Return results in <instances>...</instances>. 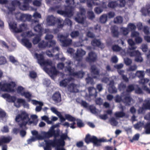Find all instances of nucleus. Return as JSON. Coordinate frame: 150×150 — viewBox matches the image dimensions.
Returning a JSON list of instances; mask_svg holds the SVG:
<instances>
[{
    "instance_id": "obj_7",
    "label": "nucleus",
    "mask_w": 150,
    "mask_h": 150,
    "mask_svg": "<svg viewBox=\"0 0 150 150\" xmlns=\"http://www.w3.org/2000/svg\"><path fill=\"white\" fill-rule=\"evenodd\" d=\"M132 51L129 52V54L131 57H135V61L137 62H141L143 61V59L141 57V54L138 50Z\"/></svg>"
},
{
    "instance_id": "obj_17",
    "label": "nucleus",
    "mask_w": 150,
    "mask_h": 150,
    "mask_svg": "<svg viewBox=\"0 0 150 150\" xmlns=\"http://www.w3.org/2000/svg\"><path fill=\"white\" fill-rule=\"evenodd\" d=\"M12 137L10 136L5 137L2 136L0 139V146L3 143H8L12 140Z\"/></svg>"
},
{
    "instance_id": "obj_60",
    "label": "nucleus",
    "mask_w": 150,
    "mask_h": 150,
    "mask_svg": "<svg viewBox=\"0 0 150 150\" xmlns=\"http://www.w3.org/2000/svg\"><path fill=\"white\" fill-rule=\"evenodd\" d=\"M68 84V83L67 82V81H66L65 79H64L63 80H62L59 83L60 86H61L64 87H66Z\"/></svg>"
},
{
    "instance_id": "obj_44",
    "label": "nucleus",
    "mask_w": 150,
    "mask_h": 150,
    "mask_svg": "<svg viewBox=\"0 0 150 150\" xmlns=\"http://www.w3.org/2000/svg\"><path fill=\"white\" fill-rule=\"evenodd\" d=\"M123 18L121 16H118L115 18L114 19V22L116 23H122Z\"/></svg>"
},
{
    "instance_id": "obj_56",
    "label": "nucleus",
    "mask_w": 150,
    "mask_h": 150,
    "mask_svg": "<svg viewBox=\"0 0 150 150\" xmlns=\"http://www.w3.org/2000/svg\"><path fill=\"white\" fill-rule=\"evenodd\" d=\"M108 91L109 92L112 93H116L117 92V90L114 86H109L108 88Z\"/></svg>"
},
{
    "instance_id": "obj_36",
    "label": "nucleus",
    "mask_w": 150,
    "mask_h": 150,
    "mask_svg": "<svg viewBox=\"0 0 150 150\" xmlns=\"http://www.w3.org/2000/svg\"><path fill=\"white\" fill-rule=\"evenodd\" d=\"M93 79L94 78H93V77H91L90 76H88L87 77L86 79V83L87 84H90L92 86H93L95 84V82L94 81Z\"/></svg>"
},
{
    "instance_id": "obj_10",
    "label": "nucleus",
    "mask_w": 150,
    "mask_h": 150,
    "mask_svg": "<svg viewBox=\"0 0 150 150\" xmlns=\"http://www.w3.org/2000/svg\"><path fill=\"white\" fill-rule=\"evenodd\" d=\"M44 141L45 143V146L44 147V150H51L52 146L53 147L56 146L55 139H54L53 140H45Z\"/></svg>"
},
{
    "instance_id": "obj_55",
    "label": "nucleus",
    "mask_w": 150,
    "mask_h": 150,
    "mask_svg": "<svg viewBox=\"0 0 150 150\" xmlns=\"http://www.w3.org/2000/svg\"><path fill=\"white\" fill-rule=\"evenodd\" d=\"M24 88L22 86H19L17 88V92L18 93L20 94L21 96L23 93Z\"/></svg>"
},
{
    "instance_id": "obj_52",
    "label": "nucleus",
    "mask_w": 150,
    "mask_h": 150,
    "mask_svg": "<svg viewBox=\"0 0 150 150\" xmlns=\"http://www.w3.org/2000/svg\"><path fill=\"white\" fill-rule=\"evenodd\" d=\"M16 98L15 96H11L9 95L7 99V100L9 102L14 103L16 100Z\"/></svg>"
},
{
    "instance_id": "obj_42",
    "label": "nucleus",
    "mask_w": 150,
    "mask_h": 150,
    "mask_svg": "<svg viewBox=\"0 0 150 150\" xmlns=\"http://www.w3.org/2000/svg\"><path fill=\"white\" fill-rule=\"evenodd\" d=\"M55 142L56 146L58 145H61L64 146L65 144V142L64 140L60 139H58L57 138L55 139Z\"/></svg>"
},
{
    "instance_id": "obj_2",
    "label": "nucleus",
    "mask_w": 150,
    "mask_h": 150,
    "mask_svg": "<svg viewBox=\"0 0 150 150\" xmlns=\"http://www.w3.org/2000/svg\"><path fill=\"white\" fill-rule=\"evenodd\" d=\"M47 20L48 23L50 25H54L56 23H57V27L59 28H62L64 26V22L62 20L56 18L52 15L48 16Z\"/></svg>"
},
{
    "instance_id": "obj_8",
    "label": "nucleus",
    "mask_w": 150,
    "mask_h": 150,
    "mask_svg": "<svg viewBox=\"0 0 150 150\" xmlns=\"http://www.w3.org/2000/svg\"><path fill=\"white\" fill-rule=\"evenodd\" d=\"M9 25L11 28L16 33H19L22 32L23 30V28H25V25L24 23L20 25L19 28H17V24L15 22L11 23Z\"/></svg>"
},
{
    "instance_id": "obj_38",
    "label": "nucleus",
    "mask_w": 150,
    "mask_h": 150,
    "mask_svg": "<svg viewBox=\"0 0 150 150\" xmlns=\"http://www.w3.org/2000/svg\"><path fill=\"white\" fill-rule=\"evenodd\" d=\"M118 89L120 91H124L126 89V84L122 82H121L118 86Z\"/></svg>"
},
{
    "instance_id": "obj_54",
    "label": "nucleus",
    "mask_w": 150,
    "mask_h": 150,
    "mask_svg": "<svg viewBox=\"0 0 150 150\" xmlns=\"http://www.w3.org/2000/svg\"><path fill=\"white\" fill-rule=\"evenodd\" d=\"M29 76L31 78L35 79L37 77V74L34 71H30L29 72Z\"/></svg>"
},
{
    "instance_id": "obj_34",
    "label": "nucleus",
    "mask_w": 150,
    "mask_h": 150,
    "mask_svg": "<svg viewBox=\"0 0 150 150\" xmlns=\"http://www.w3.org/2000/svg\"><path fill=\"white\" fill-rule=\"evenodd\" d=\"M127 42L130 46L129 48L130 50H134L137 47L135 46V43L132 39H129Z\"/></svg>"
},
{
    "instance_id": "obj_1",
    "label": "nucleus",
    "mask_w": 150,
    "mask_h": 150,
    "mask_svg": "<svg viewBox=\"0 0 150 150\" xmlns=\"http://www.w3.org/2000/svg\"><path fill=\"white\" fill-rule=\"evenodd\" d=\"M15 120L18 123V125L21 128L25 127L28 123V125H30L34 122L33 121L30 120L28 115L25 111L18 114L16 116Z\"/></svg>"
},
{
    "instance_id": "obj_12",
    "label": "nucleus",
    "mask_w": 150,
    "mask_h": 150,
    "mask_svg": "<svg viewBox=\"0 0 150 150\" xmlns=\"http://www.w3.org/2000/svg\"><path fill=\"white\" fill-rule=\"evenodd\" d=\"M90 71L92 74L96 75L93 76V78L96 79H99L100 76V71L96 65H93L91 66Z\"/></svg>"
},
{
    "instance_id": "obj_41",
    "label": "nucleus",
    "mask_w": 150,
    "mask_h": 150,
    "mask_svg": "<svg viewBox=\"0 0 150 150\" xmlns=\"http://www.w3.org/2000/svg\"><path fill=\"white\" fill-rule=\"evenodd\" d=\"M108 16L107 14H104L102 15L100 17V21L102 23H106L107 20Z\"/></svg>"
},
{
    "instance_id": "obj_21",
    "label": "nucleus",
    "mask_w": 150,
    "mask_h": 150,
    "mask_svg": "<svg viewBox=\"0 0 150 150\" xmlns=\"http://www.w3.org/2000/svg\"><path fill=\"white\" fill-rule=\"evenodd\" d=\"M65 2L67 5L66 7L73 12L74 5V0H66Z\"/></svg>"
},
{
    "instance_id": "obj_16",
    "label": "nucleus",
    "mask_w": 150,
    "mask_h": 150,
    "mask_svg": "<svg viewBox=\"0 0 150 150\" xmlns=\"http://www.w3.org/2000/svg\"><path fill=\"white\" fill-rule=\"evenodd\" d=\"M44 69L45 71L49 72L52 75H56L58 74V72L55 66H52L50 69L47 67H45Z\"/></svg>"
},
{
    "instance_id": "obj_31",
    "label": "nucleus",
    "mask_w": 150,
    "mask_h": 150,
    "mask_svg": "<svg viewBox=\"0 0 150 150\" xmlns=\"http://www.w3.org/2000/svg\"><path fill=\"white\" fill-rule=\"evenodd\" d=\"M142 105L145 110H150V99L145 100Z\"/></svg>"
},
{
    "instance_id": "obj_51",
    "label": "nucleus",
    "mask_w": 150,
    "mask_h": 150,
    "mask_svg": "<svg viewBox=\"0 0 150 150\" xmlns=\"http://www.w3.org/2000/svg\"><path fill=\"white\" fill-rule=\"evenodd\" d=\"M110 121L111 124L113 126L117 125L118 123L117 121L114 117H111L110 120Z\"/></svg>"
},
{
    "instance_id": "obj_20",
    "label": "nucleus",
    "mask_w": 150,
    "mask_h": 150,
    "mask_svg": "<svg viewBox=\"0 0 150 150\" xmlns=\"http://www.w3.org/2000/svg\"><path fill=\"white\" fill-rule=\"evenodd\" d=\"M91 44L92 46L94 47H98L100 48H102L103 44H102L99 39H94L91 41Z\"/></svg>"
},
{
    "instance_id": "obj_23",
    "label": "nucleus",
    "mask_w": 150,
    "mask_h": 150,
    "mask_svg": "<svg viewBox=\"0 0 150 150\" xmlns=\"http://www.w3.org/2000/svg\"><path fill=\"white\" fill-rule=\"evenodd\" d=\"M111 30L112 36L113 37H118L119 32L118 27L115 25H114L111 27Z\"/></svg>"
},
{
    "instance_id": "obj_13",
    "label": "nucleus",
    "mask_w": 150,
    "mask_h": 150,
    "mask_svg": "<svg viewBox=\"0 0 150 150\" xmlns=\"http://www.w3.org/2000/svg\"><path fill=\"white\" fill-rule=\"evenodd\" d=\"M58 13L62 15H64L66 17H69L73 16L74 12H72L71 10H69L68 8L65 7V11L62 10H58L57 11Z\"/></svg>"
},
{
    "instance_id": "obj_27",
    "label": "nucleus",
    "mask_w": 150,
    "mask_h": 150,
    "mask_svg": "<svg viewBox=\"0 0 150 150\" xmlns=\"http://www.w3.org/2000/svg\"><path fill=\"white\" fill-rule=\"evenodd\" d=\"M132 100V98L129 95L125 96L123 99L122 102L126 104L127 105H130Z\"/></svg>"
},
{
    "instance_id": "obj_26",
    "label": "nucleus",
    "mask_w": 150,
    "mask_h": 150,
    "mask_svg": "<svg viewBox=\"0 0 150 150\" xmlns=\"http://www.w3.org/2000/svg\"><path fill=\"white\" fill-rule=\"evenodd\" d=\"M43 28L40 24H38L34 28V31L39 33V35H41L43 30Z\"/></svg>"
},
{
    "instance_id": "obj_14",
    "label": "nucleus",
    "mask_w": 150,
    "mask_h": 150,
    "mask_svg": "<svg viewBox=\"0 0 150 150\" xmlns=\"http://www.w3.org/2000/svg\"><path fill=\"white\" fill-rule=\"evenodd\" d=\"M86 54V52L82 49H78L75 54V58L78 61H80L83 56Z\"/></svg>"
},
{
    "instance_id": "obj_24",
    "label": "nucleus",
    "mask_w": 150,
    "mask_h": 150,
    "mask_svg": "<svg viewBox=\"0 0 150 150\" xmlns=\"http://www.w3.org/2000/svg\"><path fill=\"white\" fill-rule=\"evenodd\" d=\"M22 42L23 45L28 48H30L32 46V43L28 39L23 38L22 39Z\"/></svg>"
},
{
    "instance_id": "obj_47",
    "label": "nucleus",
    "mask_w": 150,
    "mask_h": 150,
    "mask_svg": "<svg viewBox=\"0 0 150 150\" xmlns=\"http://www.w3.org/2000/svg\"><path fill=\"white\" fill-rule=\"evenodd\" d=\"M65 117L66 119L69 121H75L76 120V118L74 117H72L69 114H66Z\"/></svg>"
},
{
    "instance_id": "obj_4",
    "label": "nucleus",
    "mask_w": 150,
    "mask_h": 150,
    "mask_svg": "<svg viewBox=\"0 0 150 150\" xmlns=\"http://www.w3.org/2000/svg\"><path fill=\"white\" fill-rule=\"evenodd\" d=\"M55 127H51L47 132H45L44 134V136L46 138H49L53 136L54 139H56L57 137L59 136L60 131L59 129L55 130L54 129Z\"/></svg>"
},
{
    "instance_id": "obj_61",
    "label": "nucleus",
    "mask_w": 150,
    "mask_h": 150,
    "mask_svg": "<svg viewBox=\"0 0 150 150\" xmlns=\"http://www.w3.org/2000/svg\"><path fill=\"white\" fill-rule=\"evenodd\" d=\"M122 33L124 35H127L129 33V30L127 28L122 27L121 28Z\"/></svg>"
},
{
    "instance_id": "obj_11",
    "label": "nucleus",
    "mask_w": 150,
    "mask_h": 150,
    "mask_svg": "<svg viewBox=\"0 0 150 150\" xmlns=\"http://www.w3.org/2000/svg\"><path fill=\"white\" fill-rule=\"evenodd\" d=\"M97 59V55L96 53L93 52H90L88 56L86 58V60L89 63L95 62Z\"/></svg>"
},
{
    "instance_id": "obj_19",
    "label": "nucleus",
    "mask_w": 150,
    "mask_h": 150,
    "mask_svg": "<svg viewBox=\"0 0 150 150\" xmlns=\"http://www.w3.org/2000/svg\"><path fill=\"white\" fill-rule=\"evenodd\" d=\"M129 77H131V76L132 75V78H134L136 76L140 78H143L144 75V71H136L135 74L131 73L129 74Z\"/></svg>"
},
{
    "instance_id": "obj_6",
    "label": "nucleus",
    "mask_w": 150,
    "mask_h": 150,
    "mask_svg": "<svg viewBox=\"0 0 150 150\" xmlns=\"http://www.w3.org/2000/svg\"><path fill=\"white\" fill-rule=\"evenodd\" d=\"M85 11L84 9H81L80 10V13H77V16L75 18V21L78 23H83L85 18Z\"/></svg>"
},
{
    "instance_id": "obj_28",
    "label": "nucleus",
    "mask_w": 150,
    "mask_h": 150,
    "mask_svg": "<svg viewBox=\"0 0 150 150\" xmlns=\"http://www.w3.org/2000/svg\"><path fill=\"white\" fill-rule=\"evenodd\" d=\"M65 72H68L70 76H73L74 73V69L72 68L70 66H67L65 67Z\"/></svg>"
},
{
    "instance_id": "obj_3",
    "label": "nucleus",
    "mask_w": 150,
    "mask_h": 150,
    "mask_svg": "<svg viewBox=\"0 0 150 150\" xmlns=\"http://www.w3.org/2000/svg\"><path fill=\"white\" fill-rule=\"evenodd\" d=\"M102 141L100 139H98L96 137L94 136H91L88 134L86 135L85 139V142L87 144L91 142L93 144L94 146H97L101 145Z\"/></svg>"
},
{
    "instance_id": "obj_5",
    "label": "nucleus",
    "mask_w": 150,
    "mask_h": 150,
    "mask_svg": "<svg viewBox=\"0 0 150 150\" xmlns=\"http://www.w3.org/2000/svg\"><path fill=\"white\" fill-rule=\"evenodd\" d=\"M16 84L15 82L11 81L9 83H3L2 88L4 92H13L14 91V88L16 86Z\"/></svg>"
},
{
    "instance_id": "obj_9",
    "label": "nucleus",
    "mask_w": 150,
    "mask_h": 150,
    "mask_svg": "<svg viewBox=\"0 0 150 150\" xmlns=\"http://www.w3.org/2000/svg\"><path fill=\"white\" fill-rule=\"evenodd\" d=\"M59 40L64 47H67L70 45L72 43L71 39L68 38L67 37L61 35L59 37Z\"/></svg>"
},
{
    "instance_id": "obj_35",
    "label": "nucleus",
    "mask_w": 150,
    "mask_h": 150,
    "mask_svg": "<svg viewBox=\"0 0 150 150\" xmlns=\"http://www.w3.org/2000/svg\"><path fill=\"white\" fill-rule=\"evenodd\" d=\"M70 35L73 38H76L79 36L80 33L79 31L77 30H73L70 33Z\"/></svg>"
},
{
    "instance_id": "obj_62",
    "label": "nucleus",
    "mask_w": 150,
    "mask_h": 150,
    "mask_svg": "<svg viewBox=\"0 0 150 150\" xmlns=\"http://www.w3.org/2000/svg\"><path fill=\"white\" fill-rule=\"evenodd\" d=\"M29 8V5L28 4H26L24 3L23 5L20 4V6L19 8L22 10L25 11L27 10Z\"/></svg>"
},
{
    "instance_id": "obj_22",
    "label": "nucleus",
    "mask_w": 150,
    "mask_h": 150,
    "mask_svg": "<svg viewBox=\"0 0 150 150\" xmlns=\"http://www.w3.org/2000/svg\"><path fill=\"white\" fill-rule=\"evenodd\" d=\"M35 55L37 59L38 63L40 65H42V64L45 61L43 55L42 54H38L37 53H35Z\"/></svg>"
},
{
    "instance_id": "obj_49",
    "label": "nucleus",
    "mask_w": 150,
    "mask_h": 150,
    "mask_svg": "<svg viewBox=\"0 0 150 150\" xmlns=\"http://www.w3.org/2000/svg\"><path fill=\"white\" fill-rule=\"evenodd\" d=\"M125 115V113L122 111L116 112L115 114V116L117 117H124Z\"/></svg>"
},
{
    "instance_id": "obj_15",
    "label": "nucleus",
    "mask_w": 150,
    "mask_h": 150,
    "mask_svg": "<svg viewBox=\"0 0 150 150\" xmlns=\"http://www.w3.org/2000/svg\"><path fill=\"white\" fill-rule=\"evenodd\" d=\"M52 98L53 100L56 103H59L61 101V95L58 91L56 92L53 94Z\"/></svg>"
},
{
    "instance_id": "obj_33",
    "label": "nucleus",
    "mask_w": 150,
    "mask_h": 150,
    "mask_svg": "<svg viewBox=\"0 0 150 150\" xmlns=\"http://www.w3.org/2000/svg\"><path fill=\"white\" fill-rule=\"evenodd\" d=\"M48 42L42 40L38 44V46L40 49L48 47Z\"/></svg>"
},
{
    "instance_id": "obj_48",
    "label": "nucleus",
    "mask_w": 150,
    "mask_h": 150,
    "mask_svg": "<svg viewBox=\"0 0 150 150\" xmlns=\"http://www.w3.org/2000/svg\"><path fill=\"white\" fill-rule=\"evenodd\" d=\"M22 96H24L25 98H27L29 102L31 100V95L29 92H23Z\"/></svg>"
},
{
    "instance_id": "obj_63",
    "label": "nucleus",
    "mask_w": 150,
    "mask_h": 150,
    "mask_svg": "<svg viewBox=\"0 0 150 150\" xmlns=\"http://www.w3.org/2000/svg\"><path fill=\"white\" fill-rule=\"evenodd\" d=\"M141 12L142 14L145 16H146L149 13L148 11V9H146V7H143L141 9Z\"/></svg>"
},
{
    "instance_id": "obj_29",
    "label": "nucleus",
    "mask_w": 150,
    "mask_h": 150,
    "mask_svg": "<svg viewBox=\"0 0 150 150\" xmlns=\"http://www.w3.org/2000/svg\"><path fill=\"white\" fill-rule=\"evenodd\" d=\"M84 74L85 73L82 71H79L74 72L73 76L77 78H82Z\"/></svg>"
},
{
    "instance_id": "obj_57",
    "label": "nucleus",
    "mask_w": 150,
    "mask_h": 150,
    "mask_svg": "<svg viewBox=\"0 0 150 150\" xmlns=\"http://www.w3.org/2000/svg\"><path fill=\"white\" fill-rule=\"evenodd\" d=\"M76 121H77V125L78 127L81 128L84 126V124L81 120L77 119Z\"/></svg>"
},
{
    "instance_id": "obj_25",
    "label": "nucleus",
    "mask_w": 150,
    "mask_h": 150,
    "mask_svg": "<svg viewBox=\"0 0 150 150\" xmlns=\"http://www.w3.org/2000/svg\"><path fill=\"white\" fill-rule=\"evenodd\" d=\"M88 89L90 96L96 97L97 96V92L96 89L93 87H89Z\"/></svg>"
},
{
    "instance_id": "obj_40",
    "label": "nucleus",
    "mask_w": 150,
    "mask_h": 150,
    "mask_svg": "<svg viewBox=\"0 0 150 150\" xmlns=\"http://www.w3.org/2000/svg\"><path fill=\"white\" fill-rule=\"evenodd\" d=\"M108 7L111 8H115L117 6V4L116 1H111L109 2L108 5Z\"/></svg>"
},
{
    "instance_id": "obj_18",
    "label": "nucleus",
    "mask_w": 150,
    "mask_h": 150,
    "mask_svg": "<svg viewBox=\"0 0 150 150\" xmlns=\"http://www.w3.org/2000/svg\"><path fill=\"white\" fill-rule=\"evenodd\" d=\"M68 89L71 92H77L79 91V90L77 88V85L73 83H70L68 85Z\"/></svg>"
},
{
    "instance_id": "obj_64",
    "label": "nucleus",
    "mask_w": 150,
    "mask_h": 150,
    "mask_svg": "<svg viewBox=\"0 0 150 150\" xmlns=\"http://www.w3.org/2000/svg\"><path fill=\"white\" fill-rule=\"evenodd\" d=\"M103 11V9L100 7H96L94 8V11L97 14L100 13Z\"/></svg>"
},
{
    "instance_id": "obj_32",
    "label": "nucleus",
    "mask_w": 150,
    "mask_h": 150,
    "mask_svg": "<svg viewBox=\"0 0 150 150\" xmlns=\"http://www.w3.org/2000/svg\"><path fill=\"white\" fill-rule=\"evenodd\" d=\"M41 35H37L33 39L32 42L34 45L37 44L41 40Z\"/></svg>"
},
{
    "instance_id": "obj_53",
    "label": "nucleus",
    "mask_w": 150,
    "mask_h": 150,
    "mask_svg": "<svg viewBox=\"0 0 150 150\" xmlns=\"http://www.w3.org/2000/svg\"><path fill=\"white\" fill-rule=\"evenodd\" d=\"M112 49L114 51L119 52L122 50V48L117 45H114L112 46Z\"/></svg>"
},
{
    "instance_id": "obj_37",
    "label": "nucleus",
    "mask_w": 150,
    "mask_h": 150,
    "mask_svg": "<svg viewBox=\"0 0 150 150\" xmlns=\"http://www.w3.org/2000/svg\"><path fill=\"white\" fill-rule=\"evenodd\" d=\"M144 128L145 129L146 134H150V121L146 123Z\"/></svg>"
},
{
    "instance_id": "obj_59",
    "label": "nucleus",
    "mask_w": 150,
    "mask_h": 150,
    "mask_svg": "<svg viewBox=\"0 0 150 150\" xmlns=\"http://www.w3.org/2000/svg\"><path fill=\"white\" fill-rule=\"evenodd\" d=\"M89 109L91 113L94 114L97 113L96 108L92 105H90L89 108Z\"/></svg>"
},
{
    "instance_id": "obj_58",
    "label": "nucleus",
    "mask_w": 150,
    "mask_h": 150,
    "mask_svg": "<svg viewBox=\"0 0 150 150\" xmlns=\"http://www.w3.org/2000/svg\"><path fill=\"white\" fill-rule=\"evenodd\" d=\"M6 62V59L4 57L0 56V65L4 64Z\"/></svg>"
},
{
    "instance_id": "obj_45",
    "label": "nucleus",
    "mask_w": 150,
    "mask_h": 150,
    "mask_svg": "<svg viewBox=\"0 0 150 150\" xmlns=\"http://www.w3.org/2000/svg\"><path fill=\"white\" fill-rule=\"evenodd\" d=\"M21 3L20 1L18 0H13L11 3L12 5L15 8L18 7L19 8Z\"/></svg>"
},
{
    "instance_id": "obj_43",
    "label": "nucleus",
    "mask_w": 150,
    "mask_h": 150,
    "mask_svg": "<svg viewBox=\"0 0 150 150\" xmlns=\"http://www.w3.org/2000/svg\"><path fill=\"white\" fill-rule=\"evenodd\" d=\"M81 3H84L86 1L87 6L88 7H91L93 3V0H79Z\"/></svg>"
},
{
    "instance_id": "obj_39",
    "label": "nucleus",
    "mask_w": 150,
    "mask_h": 150,
    "mask_svg": "<svg viewBox=\"0 0 150 150\" xmlns=\"http://www.w3.org/2000/svg\"><path fill=\"white\" fill-rule=\"evenodd\" d=\"M117 6L119 7H124L126 4L125 0H117Z\"/></svg>"
},
{
    "instance_id": "obj_30",
    "label": "nucleus",
    "mask_w": 150,
    "mask_h": 150,
    "mask_svg": "<svg viewBox=\"0 0 150 150\" xmlns=\"http://www.w3.org/2000/svg\"><path fill=\"white\" fill-rule=\"evenodd\" d=\"M17 102L18 103L19 105L16 106L18 107H20V104H22L23 106H28V103H26L25 100L24 99L21 98H18L17 100Z\"/></svg>"
},
{
    "instance_id": "obj_46",
    "label": "nucleus",
    "mask_w": 150,
    "mask_h": 150,
    "mask_svg": "<svg viewBox=\"0 0 150 150\" xmlns=\"http://www.w3.org/2000/svg\"><path fill=\"white\" fill-rule=\"evenodd\" d=\"M134 90V86L133 84H129L126 88V91L127 93H130Z\"/></svg>"
},
{
    "instance_id": "obj_50",
    "label": "nucleus",
    "mask_w": 150,
    "mask_h": 150,
    "mask_svg": "<svg viewBox=\"0 0 150 150\" xmlns=\"http://www.w3.org/2000/svg\"><path fill=\"white\" fill-rule=\"evenodd\" d=\"M52 64V62L51 60L47 59L45 61H44L42 66H45V67L46 66H51Z\"/></svg>"
}]
</instances>
